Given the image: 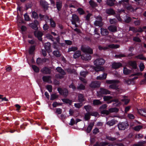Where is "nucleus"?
<instances>
[{"mask_svg":"<svg viewBox=\"0 0 146 146\" xmlns=\"http://www.w3.org/2000/svg\"><path fill=\"white\" fill-rule=\"evenodd\" d=\"M98 48L99 50H106L108 49V47L107 46H98Z\"/></svg>","mask_w":146,"mask_h":146,"instance_id":"nucleus-41","label":"nucleus"},{"mask_svg":"<svg viewBox=\"0 0 146 146\" xmlns=\"http://www.w3.org/2000/svg\"><path fill=\"white\" fill-rule=\"evenodd\" d=\"M41 71L44 74H50L51 72L50 70L46 67L42 69Z\"/></svg>","mask_w":146,"mask_h":146,"instance_id":"nucleus-16","label":"nucleus"},{"mask_svg":"<svg viewBox=\"0 0 146 146\" xmlns=\"http://www.w3.org/2000/svg\"><path fill=\"white\" fill-rule=\"evenodd\" d=\"M134 23L135 26H139L141 24V21L140 20H138L134 22Z\"/></svg>","mask_w":146,"mask_h":146,"instance_id":"nucleus-55","label":"nucleus"},{"mask_svg":"<svg viewBox=\"0 0 146 146\" xmlns=\"http://www.w3.org/2000/svg\"><path fill=\"white\" fill-rule=\"evenodd\" d=\"M90 5L92 7H95L97 6V4L94 1L90 0L89 2Z\"/></svg>","mask_w":146,"mask_h":146,"instance_id":"nucleus-37","label":"nucleus"},{"mask_svg":"<svg viewBox=\"0 0 146 146\" xmlns=\"http://www.w3.org/2000/svg\"><path fill=\"white\" fill-rule=\"evenodd\" d=\"M112 102H114L115 103L113 104V105L115 106H119L121 104V102H119L118 99H115L113 100H111L110 102H108L107 103L109 104L111 103Z\"/></svg>","mask_w":146,"mask_h":146,"instance_id":"nucleus-11","label":"nucleus"},{"mask_svg":"<svg viewBox=\"0 0 146 146\" xmlns=\"http://www.w3.org/2000/svg\"><path fill=\"white\" fill-rule=\"evenodd\" d=\"M58 96L56 94H53L51 95L50 99L51 100H54L58 98Z\"/></svg>","mask_w":146,"mask_h":146,"instance_id":"nucleus-39","label":"nucleus"},{"mask_svg":"<svg viewBox=\"0 0 146 146\" xmlns=\"http://www.w3.org/2000/svg\"><path fill=\"white\" fill-rule=\"evenodd\" d=\"M35 46H31L29 49V52L30 54H32L34 51L35 50Z\"/></svg>","mask_w":146,"mask_h":146,"instance_id":"nucleus-48","label":"nucleus"},{"mask_svg":"<svg viewBox=\"0 0 146 146\" xmlns=\"http://www.w3.org/2000/svg\"><path fill=\"white\" fill-rule=\"evenodd\" d=\"M32 17L35 19L38 18V16L36 12L33 11L32 13Z\"/></svg>","mask_w":146,"mask_h":146,"instance_id":"nucleus-56","label":"nucleus"},{"mask_svg":"<svg viewBox=\"0 0 146 146\" xmlns=\"http://www.w3.org/2000/svg\"><path fill=\"white\" fill-rule=\"evenodd\" d=\"M62 100L66 104H68L70 105H71L72 102L71 100L68 99H62Z\"/></svg>","mask_w":146,"mask_h":146,"instance_id":"nucleus-38","label":"nucleus"},{"mask_svg":"<svg viewBox=\"0 0 146 146\" xmlns=\"http://www.w3.org/2000/svg\"><path fill=\"white\" fill-rule=\"evenodd\" d=\"M109 31L112 32H115L117 31V27L113 25H110L108 27Z\"/></svg>","mask_w":146,"mask_h":146,"instance_id":"nucleus-20","label":"nucleus"},{"mask_svg":"<svg viewBox=\"0 0 146 146\" xmlns=\"http://www.w3.org/2000/svg\"><path fill=\"white\" fill-rule=\"evenodd\" d=\"M77 10L79 14L80 15H83L84 13V11L83 9L81 8H78Z\"/></svg>","mask_w":146,"mask_h":146,"instance_id":"nucleus-46","label":"nucleus"},{"mask_svg":"<svg viewBox=\"0 0 146 146\" xmlns=\"http://www.w3.org/2000/svg\"><path fill=\"white\" fill-rule=\"evenodd\" d=\"M75 123H76L74 119L72 118L71 119L70 122L69 123V124L70 125H72Z\"/></svg>","mask_w":146,"mask_h":146,"instance_id":"nucleus-64","label":"nucleus"},{"mask_svg":"<svg viewBox=\"0 0 146 146\" xmlns=\"http://www.w3.org/2000/svg\"><path fill=\"white\" fill-rule=\"evenodd\" d=\"M62 112V110L60 108L56 109V113L58 114H60Z\"/></svg>","mask_w":146,"mask_h":146,"instance_id":"nucleus-62","label":"nucleus"},{"mask_svg":"<svg viewBox=\"0 0 146 146\" xmlns=\"http://www.w3.org/2000/svg\"><path fill=\"white\" fill-rule=\"evenodd\" d=\"M129 64L133 68H136L137 67V64L135 61H130Z\"/></svg>","mask_w":146,"mask_h":146,"instance_id":"nucleus-29","label":"nucleus"},{"mask_svg":"<svg viewBox=\"0 0 146 146\" xmlns=\"http://www.w3.org/2000/svg\"><path fill=\"white\" fill-rule=\"evenodd\" d=\"M106 13L109 14H112L114 13V12L113 9H110L106 10Z\"/></svg>","mask_w":146,"mask_h":146,"instance_id":"nucleus-47","label":"nucleus"},{"mask_svg":"<svg viewBox=\"0 0 146 146\" xmlns=\"http://www.w3.org/2000/svg\"><path fill=\"white\" fill-rule=\"evenodd\" d=\"M34 34L39 40H41V37L43 35L42 32L40 31H36L34 32Z\"/></svg>","mask_w":146,"mask_h":146,"instance_id":"nucleus-14","label":"nucleus"},{"mask_svg":"<svg viewBox=\"0 0 146 146\" xmlns=\"http://www.w3.org/2000/svg\"><path fill=\"white\" fill-rule=\"evenodd\" d=\"M117 121L113 120H112L107 122L106 124L110 126H112L115 124Z\"/></svg>","mask_w":146,"mask_h":146,"instance_id":"nucleus-27","label":"nucleus"},{"mask_svg":"<svg viewBox=\"0 0 146 146\" xmlns=\"http://www.w3.org/2000/svg\"><path fill=\"white\" fill-rule=\"evenodd\" d=\"M87 74L88 72L85 71L81 72L80 73V75L81 76L79 78L81 81L85 83H87V81L84 78H82V76L85 77Z\"/></svg>","mask_w":146,"mask_h":146,"instance_id":"nucleus-7","label":"nucleus"},{"mask_svg":"<svg viewBox=\"0 0 146 146\" xmlns=\"http://www.w3.org/2000/svg\"><path fill=\"white\" fill-rule=\"evenodd\" d=\"M127 117L129 119H134L135 117L131 113H129L127 114Z\"/></svg>","mask_w":146,"mask_h":146,"instance_id":"nucleus-57","label":"nucleus"},{"mask_svg":"<svg viewBox=\"0 0 146 146\" xmlns=\"http://www.w3.org/2000/svg\"><path fill=\"white\" fill-rule=\"evenodd\" d=\"M78 49V48L76 47H70L68 49V52L75 51Z\"/></svg>","mask_w":146,"mask_h":146,"instance_id":"nucleus-40","label":"nucleus"},{"mask_svg":"<svg viewBox=\"0 0 146 146\" xmlns=\"http://www.w3.org/2000/svg\"><path fill=\"white\" fill-rule=\"evenodd\" d=\"M93 104L94 105H101L102 103L99 100H94L93 101Z\"/></svg>","mask_w":146,"mask_h":146,"instance_id":"nucleus-32","label":"nucleus"},{"mask_svg":"<svg viewBox=\"0 0 146 146\" xmlns=\"http://www.w3.org/2000/svg\"><path fill=\"white\" fill-rule=\"evenodd\" d=\"M81 52L80 51L78 50L75 52L74 54V58H76L80 57V56H81Z\"/></svg>","mask_w":146,"mask_h":146,"instance_id":"nucleus-23","label":"nucleus"},{"mask_svg":"<svg viewBox=\"0 0 146 146\" xmlns=\"http://www.w3.org/2000/svg\"><path fill=\"white\" fill-rule=\"evenodd\" d=\"M122 66V64L120 62H113L112 64V67L114 69H117Z\"/></svg>","mask_w":146,"mask_h":146,"instance_id":"nucleus-15","label":"nucleus"},{"mask_svg":"<svg viewBox=\"0 0 146 146\" xmlns=\"http://www.w3.org/2000/svg\"><path fill=\"white\" fill-rule=\"evenodd\" d=\"M101 34L103 36L107 35L109 33L107 29H104L102 28L101 29Z\"/></svg>","mask_w":146,"mask_h":146,"instance_id":"nucleus-19","label":"nucleus"},{"mask_svg":"<svg viewBox=\"0 0 146 146\" xmlns=\"http://www.w3.org/2000/svg\"><path fill=\"white\" fill-rule=\"evenodd\" d=\"M56 6L58 11L60 10L62 7V3L61 1H59L56 2Z\"/></svg>","mask_w":146,"mask_h":146,"instance_id":"nucleus-26","label":"nucleus"},{"mask_svg":"<svg viewBox=\"0 0 146 146\" xmlns=\"http://www.w3.org/2000/svg\"><path fill=\"white\" fill-rule=\"evenodd\" d=\"M78 99L79 102L82 103L85 101V98L83 95L79 94L78 95Z\"/></svg>","mask_w":146,"mask_h":146,"instance_id":"nucleus-17","label":"nucleus"},{"mask_svg":"<svg viewBox=\"0 0 146 146\" xmlns=\"http://www.w3.org/2000/svg\"><path fill=\"white\" fill-rule=\"evenodd\" d=\"M142 127V126L140 125H137L134 127V129L136 131H139Z\"/></svg>","mask_w":146,"mask_h":146,"instance_id":"nucleus-52","label":"nucleus"},{"mask_svg":"<svg viewBox=\"0 0 146 146\" xmlns=\"http://www.w3.org/2000/svg\"><path fill=\"white\" fill-rule=\"evenodd\" d=\"M94 70L96 71H103L104 68L103 67L98 66L94 68Z\"/></svg>","mask_w":146,"mask_h":146,"instance_id":"nucleus-35","label":"nucleus"},{"mask_svg":"<svg viewBox=\"0 0 146 146\" xmlns=\"http://www.w3.org/2000/svg\"><path fill=\"white\" fill-rule=\"evenodd\" d=\"M94 125V123H92L90 124L88 126L86 129V131L88 133H89L92 129Z\"/></svg>","mask_w":146,"mask_h":146,"instance_id":"nucleus-31","label":"nucleus"},{"mask_svg":"<svg viewBox=\"0 0 146 146\" xmlns=\"http://www.w3.org/2000/svg\"><path fill=\"white\" fill-rule=\"evenodd\" d=\"M138 112L141 115L146 117V110L140 109L138 110Z\"/></svg>","mask_w":146,"mask_h":146,"instance_id":"nucleus-18","label":"nucleus"},{"mask_svg":"<svg viewBox=\"0 0 146 146\" xmlns=\"http://www.w3.org/2000/svg\"><path fill=\"white\" fill-rule=\"evenodd\" d=\"M128 122L127 121L120 122L118 124L117 126L119 130H124L128 128L129 126Z\"/></svg>","mask_w":146,"mask_h":146,"instance_id":"nucleus-2","label":"nucleus"},{"mask_svg":"<svg viewBox=\"0 0 146 146\" xmlns=\"http://www.w3.org/2000/svg\"><path fill=\"white\" fill-rule=\"evenodd\" d=\"M81 49L83 52L91 54H93V50L89 46H82Z\"/></svg>","mask_w":146,"mask_h":146,"instance_id":"nucleus-3","label":"nucleus"},{"mask_svg":"<svg viewBox=\"0 0 146 146\" xmlns=\"http://www.w3.org/2000/svg\"><path fill=\"white\" fill-rule=\"evenodd\" d=\"M54 55L56 57H59L60 56V54L58 51H54L53 52Z\"/></svg>","mask_w":146,"mask_h":146,"instance_id":"nucleus-53","label":"nucleus"},{"mask_svg":"<svg viewBox=\"0 0 146 146\" xmlns=\"http://www.w3.org/2000/svg\"><path fill=\"white\" fill-rule=\"evenodd\" d=\"M79 22V18L77 16L75 15H72L71 22L72 24H75V22Z\"/></svg>","mask_w":146,"mask_h":146,"instance_id":"nucleus-12","label":"nucleus"},{"mask_svg":"<svg viewBox=\"0 0 146 146\" xmlns=\"http://www.w3.org/2000/svg\"><path fill=\"white\" fill-rule=\"evenodd\" d=\"M96 20L94 22V24L96 26H99L102 27L103 25L102 22V19L101 17L99 16L97 17H96Z\"/></svg>","mask_w":146,"mask_h":146,"instance_id":"nucleus-4","label":"nucleus"},{"mask_svg":"<svg viewBox=\"0 0 146 146\" xmlns=\"http://www.w3.org/2000/svg\"><path fill=\"white\" fill-rule=\"evenodd\" d=\"M58 90L60 94L66 97L68 95V91L67 89H64L62 90L61 88H58Z\"/></svg>","mask_w":146,"mask_h":146,"instance_id":"nucleus-5","label":"nucleus"},{"mask_svg":"<svg viewBox=\"0 0 146 146\" xmlns=\"http://www.w3.org/2000/svg\"><path fill=\"white\" fill-rule=\"evenodd\" d=\"M40 5L44 9L47 8V4L44 0H41L40 2Z\"/></svg>","mask_w":146,"mask_h":146,"instance_id":"nucleus-25","label":"nucleus"},{"mask_svg":"<svg viewBox=\"0 0 146 146\" xmlns=\"http://www.w3.org/2000/svg\"><path fill=\"white\" fill-rule=\"evenodd\" d=\"M90 114L89 113H88L85 114L84 118L86 120L89 119L90 118Z\"/></svg>","mask_w":146,"mask_h":146,"instance_id":"nucleus-49","label":"nucleus"},{"mask_svg":"<svg viewBox=\"0 0 146 146\" xmlns=\"http://www.w3.org/2000/svg\"><path fill=\"white\" fill-rule=\"evenodd\" d=\"M42 79L44 82L49 83H51L52 82L51 80V78L50 76H43Z\"/></svg>","mask_w":146,"mask_h":146,"instance_id":"nucleus-9","label":"nucleus"},{"mask_svg":"<svg viewBox=\"0 0 146 146\" xmlns=\"http://www.w3.org/2000/svg\"><path fill=\"white\" fill-rule=\"evenodd\" d=\"M100 85V83L99 82L95 81L91 82L90 86L92 88H94L99 87Z\"/></svg>","mask_w":146,"mask_h":146,"instance_id":"nucleus-10","label":"nucleus"},{"mask_svg":"<svg viewBox=\"0 0 146 146\" xmlns=\"http://www.w3.org/2000/svg\"><path fill=\"white\" fill-rule=\"evenodd\" d=\"M107 74L104 73L103 74L100 75L99 76L97 77V79L98 80H102L105 79L106 78Z\"/></svg>","mask_w":146,"mask_h":146,"instance_id":"nucleus-28","label":"nucleus"},{"mask_svg":"<svg viewBox=\"0 0 146 146\" xmlns=\"http://www.w3.org/2000/svg\"><path fill=\"white\" fill-rule=\"evenodd\" d=\"M100 92L101 94H110V91L104 88L101 89Z\"/></svg>","mask_w":146,"mask_h":146,"instance_id":"nucleus-22","label":"nucleus"},{"mask_svg":"<svg viewBox=\"0 0 146 146\" xmlns=\"http://www.w3.org/2000/svg\"><path fill=\"white\" fill-rule=\"evenodd\" d=\"M126 56L123 54H120L118 55H115V57L116 58H120L126 57Z\"/></svg>","mask_w":146,"mask_h":146,"instance_id":"nucleus-59","label":"nucleus"},{"mask_svg":"<svg viewBox=\"0 0 146 146\" xmlns=\"http://www.w3.org/2000/svg\"><path fill=\"white\" fill-rule=\"evenodd\" d=\"M84 108L86 110V111H89L91 110V107L90 105H87L84 106Z\"/></svg>","mask_w":146,"mask_h":146,"instance_id":"nucleus-54","label":"nucleus"},{"mask_svg":"<svg viewBox=\"0 0 146 146\" xmlns=\"http://www.w3.org/2000/svg\"><path fill=\"white\" fill-rule=\"evenodd\" d=\"M30 26L32 29L35 30H37L38 29L37 26L33 23H31L30 24Z\"/></svg>","mask_w":146,"mask_h":146,"instance_id":"nucleus-44","label":"nucleus"},{"mask_svg":"<svg viewBox=\"0 0 146 146\" xmlns=\"http://www.w3.org/2000/svg\"><path fill=\"white\" fill-rule=\"evenodd\" d=\"M115 1V0H107L106 3L108 5L110 6H112L114 5V2Z\"/></svg>","mask_w":146,"mask_h":146,"instance_id":"nucleus-24","label":"nucleus"},{"mask_svg":"<svg viewBox=\"0 0 146 146\" xmlns=\"http://www.w3.org/2000/svg\"><path fill=\"white\" fill-rule=\"evenodd\" d=\"M119 111V109L116 108H113L109 109L110 112H117Z\"/></svg>","mask_w":146,"mask_h":146,"instance_id":"nucleus-33","label":"nucleus"},{"mask_svg":"<svg viewBox=\"0 0 146 146\" xmlns=\"http://www.w3.org/2000/svg\"><path fill=\"white\" fill-rule=\"evenodd\" d=\"M46 88L49 92H52V86L50 85H48L46 86Z\"/></svg>","mask_w":146,"mask_h":146,"instance_id":"nucleus-63","label":"nucleus"},{"mask_svg":"<svg viewBox=\"0 0 146 146\" xmlns=\"http://www.w3.org/2000/svg\"><path fill=\"white\" fill-rule=\"evenodd\" d=\"M119 81L117 80H108L106 81V83L111 84L109 86L110 88L115 89L120 91V89L118 88V86L116 84L119 83Z\"/></svg>","mask_w":146,"mask_h":146,"instance_id":"nucleus-1","label":"nucleus"},{"mask_svg":"<svg viewBox=\"0 0 146 146\" xmlns=\"http://www.w3.org/2000/svg\"><path fill=\"white\" fill-rule=\"evenodd\" d=\"M32 67L35 72H39V70L37 66L34 65H33Z\"/></svg>","mask_w":146,"mask_h":146,"instance_id":"nucleus-42","label":"nucleus"},{"mask_svg":"<svg viewBox=\"0 0 146 146\" xmlns=\"http://www.w3.org/2000/svg\"><path fill=\"white\" fill-rule=\"evenodd\" d=\"M131 72V70L127 69L126 67H124L123 68V72L124 74L127 75L129 74Z\"/></svg>","mask_w":146,"mask_h":146,"instance_id":"nucleus-36","label":"nucleus"},{"mask_svg":"<svg viewBox=\"0 0 146 146\" xmlns=\"http://www.w3.org/2000/svg\"><path fill=\"white\" fill-rule=\"evenodd\" d=\"M135 58L141 60H145V58L142 55H140L136 56Z\"/></svg>","mask_w":146,"mask_h":146,"instance_id":"nucleus-61","label":"nucleus"},{"mask_svg":"<svg viewBox=\"0 0 146 146\" xmlns=\"http://www.w3.org/2000/svg\"><path fill=\"white\" fill-rule=\"evenodd\" d=\"M83 105V104L81 103H75L74 104V106L77 108H80Z\"/></svg>","mask_w":146,"mask_h":146,"instance_id":"nucleus-50","label":"nucleus"},{"mask_svg":"<svg viewBox=\"0 0 146 146\" xmlns=\"http://www.w3.org/2000/svg\"><path fill=\"white\" fill-rule=\"evenodd\" d=\"M105 62V60L102 58L98 59L95 60L94 64L96 66L103 65Z\"/></svg>","mask_w":146,"mask_h":146,"instance_id":"nucleus-6","label":"nucleus"},{"mask_svg":"<svg viewBox=\"0 0 146 146\" xmlns=\"http://www.w3.org/2000/svg\"><path fill=\"white\" fill-rule=\"evenodd\" d=\"M145 143L146 141H141L139 142L137 144L133 145V146H141Z\"/></svg>","mask_w":146,"mask_h":146,"instance_id":"nucleus-34","label":"nucleus"},{"mask_svg":"<svg viewBox=\"0 0 146 146\" xmlns=\"http://www.w3.org/2000/svg\"><path fill=\"white\" fill-rule=\"evenodd\" d=\"M139 67L140 70L142 71L145 68L143 64L142 63H140L139 65Z\"/></svg>","mask_w":146,"mask_h":146,"instance_id":"nucleus-60","label":"nucleus"},{"mask_svg":"<svg viewBox=\"0 0 146 146\" xmlns=\"http://www.w3.org/2000/svg\"><path fill=\"white\" fill-rule=\"evenodd\" d=\"M56 70L58 72L60 73L62 75H65L66 74V73L64 70L60 67H57L56 68Z\"/></svg>","mask_w":146,"mask_h":146,"instance_id":"nucleus-21","label":"nucleus"},{"mask_svg":"<svg viewBox=\"0 0 146 146\" xmlns=\"http://www.w3.org/2000/svg\"><path fill=\"white\" fill-rule=\"evenodd\" d=\"M44 46L45 48L48 52L49 53L51 52L50 49L51 45L49 42L45 43Z\"/></svg>","mask_w":146,"mask_h":146,"instance_id":"nucleus-13","label":"nucleus"},{"mask_svg":"<svg viewBox=\"0 0 146 146\" xmlns=\"http://www.w3.org/2000/svg\"><path fill=\"white\" fill-rule=\"evenodd\" d=\"M85 86L82 84H80L77 87V89L78 90H84L85 89Z\"/></svg>","mask_w":146,"mask_h":146,"instance_id":"nucleus-51","label":"nucleus"},{"mask_svg":"<svg viewBox=\"0 0 146 146\" xmlns=\"http://www.w3.org/2000/svg\"><path fill=\"white\" fill-rule=\"evenodd\" d=\"M146 29V26L143 27L142 28L141 27H139L137 29V32L141 33L143 31V29Z\"/></svg>","mask_w":146,"mask_h":146,"instance_id":"nucleus-43","label":"nucleus"},{"mask_svg":"<svg viewBox=\"0 0 146 146\" xmlns=\"http://www.w3.org/2000/svg\"><path fill=\"white\" fill-rule=\"evenodd\" d=\"M112 98V97L110 96H104L103 98L104 100L105 101L109 100Z\"/></svg>","mask_w":146,"mask_h":146,"instance_id":"nucleus-45","label":"nucleus"},{"mask_svg":"<svg viewBox=\"0 0 146 146\" xmlns=\"http://www.w3.org/2000/svg\"><path fill=\"white\" fill-rule=\"evenodd\" d=\"M81 58L84 60H91V56L89 54L85 53L81 55Z\"/></svg>","mask_w":146,"mask_h":146,"instance_id":"nucleus-8","label":"nucleus"},{"mask_svg":"<svg viewBox=\"0 0 146 146\" xmlns=\"http://www.w3.org/2000/svg\"><path fill=\"white\" fill-rule=\"evenodd\" d=\"M121 101L124 102L125 104H127L129 103V100L126 98H124L121 100Z\"/></svg>","mask_w":146,"mask_h":146,"instance_id":"nucleus-58","label":"nucleus"},{"mask_svg":"<svg viewBox=\"0 0 146 146\" xmlns=\"http://www.w3.org/2000/svg\"><path fill=\"white\" fill-rule=\"evenodd\" d=\"M108 47V49L109 48H116L119 47V46L117 44H112L109 45Z\"/></svg>","mask_w":146,"mask_h":146,"instance_id":"nucleus-30","label":"nucleus"}]
</instances>
